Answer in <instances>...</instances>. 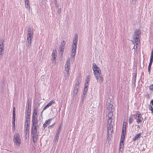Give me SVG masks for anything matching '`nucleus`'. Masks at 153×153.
<instances>
[{
  "mask_svg": "<svg viewBox=\"0 0 153 153\" xmlns=\"http://www.w3.org/2000/svg\"><path fill=\"white\" fill-rule=\"evenodd\" d=\"M126 125L127 123L125 122H124L123 125L122 132L120 145L119 150L121 152L123 150V147H124L123 143L125 140L126 135Z\"/></svg>",
  "mask_w": 153,
  "mask_h": 153,
  "instance_id": "f257e3e1",
  "label": "nucleus"
},
{
  "mask_svg": "<svg viewBox=\"0 0 153 153\" xmlns=\"http://www.w3.org/2000/svg\"><path fill=\"white\" fill-rule=\"evenodd\" d=\"M33 35V30L30 28L29 27L27 30L26 42V46L29 49L30 47Z\"/></svg>",
  "mask_w": 153,
  "mask_h": 153,
  "instance_id": "f03ea898",
  "label": "nucleus"
},
{
  "mask_svg": "<svg viewBox=\"0 0 153 153\" xmlns=\"http://www.w3.org/2000/svg\"><path fill=\"white\" fill-rule=\"evenodd\" d=\"M78 35L77 34L75 35L73 43L72 44L71 50V56L73 58H74L76 54V51L77 44Z\"/></svg>",
  "mask_w": 153,
  "mask_h": 153,
  "instance_id": "7ed1b4c3",
  "label": "nucleus"
},
{
  "mask_svg": "<svg viewBox=\"0 0 153 153\" xmlns=\"http://www.w3.org/2000/svg\"><path fill=\"white\" fill-rule=\"evenodd\" d=\"M65 67V71L64 72V76L65 78H67L69 75V71L70 68V61L69 58L67 59Z\"/></svg>",
  "mask_w": 153,
  "mask_h": 153,
  "instance_id": "20e7f679",
  "label": "nucleus"
},
{
  "mask_svg": "<svg viewBox=\"0 0 153 153\" xmlns=\"http://www.w3.org/2000/svg\"><path fill=\"white\" fill-rule=\"evenodd\" d=\"M13 140L14 144L19 148L21 143L20 136L19 133H16L14 134Z\"/></svg>",
  "mask_w": 153,
  "mask_h": 153,
  "instance_id": "39448f33",
  "label": "nucleus"
},
{
  "mask_svg": "<svg viewBox=\"0 0 153 153\" xmlns=\"http://www.w3.org/2000/svg\"><path fill=\"white\" fill-rule=\"evenodd\" d=\"M92 69L93 71L94 74V76L101 74V72L100 68L94 63H93L92 64Z\"/></svg>",
  "mask_w": 153,
  "mask_h": 153,
  "instance_id": "423d86ee",
  "label": "nucleus"
},
{
  "mask_svg": "<svg viewBox=\"0 0 153 153\" xmlns=\"http://www.w3.org/2000/svg\"><path fill=\"white\" fill-rule=\"evenodd\" d=\"M140 34V31L139 30H136L134 32L133 36L134 41V42H139Z\"/></svg>",
  "mask_w": 153,
  "mask_h": 153,
  "instance_id": "0eeeda50",
  "label": "nucleus"
},
{
  "mask_svg": "<svg viewBox=\"0 0 153 153\" xmlns=\"http://www.w3.org/2000/svg\"><path fill=\"white\" fill-rule=\"evenodd\" d=\"M4 40H2L0 41V59L2 58L4 54Z\"/></svg>",
  "mask_w": 153,
  "mask_h": 153,
  "instance_id": "6e6552de",
  "label": "nucleus"
},
{
  "mask_svg": "<svg viewBox=\"0 0 153 153\" xmlns=\"http://www.w3.org/2000/svg\"><path fill=\"white\" fill-rule=\"evenodd\" d=\"M114 123L111 122V123H108L107 128V133L108 135H111L113 133V126Z\"/></svg>",
  "mask_w": 153,
  "mask_h": 153,
  "instance_id": "1a4fd4ad",
  "label": "nucleus"
},
{
  "mask_svg": "<svg viewBox=\"0 0 153 153\" xmlns=\"http://www.w3.org/2000/svg\"><path fill=\"white\" fill-rule=\"evenodd\" d=\"M51 56V60L52 63L53 65H55L56 63V50H54L53 51Z\"/></svg>",
  "mask_w": 153,
  "mask_h": 153,
  "instance_id": "9d476101",
  "label": "nucleus"
},
{
  "mask_svg": "<svg viewBox=\"0 0 153 153\" xmlns=\"http://www.w3.org/2000/svg\"><path fill=\"white\" fill-rule=\"evenodd\" d=\"M97 82L100 83H101L103 81V78L102 74L94 76Z\"/></svg>",
  "mask_w": 153,
  "mask_h": 153,
  "instance_id": "9b49d317",
  "label": "nucleus"
},
{
  "mask_svg": "<svg viewBox=\"0 0 153 153\" xmlns=\"http://www.w3.org/2000/svg\"><path fill=\"white\" fill-rule=\"evenodd\" d=\"M111 100L109 98H108L107 100L106 105L107 106V109L109 111H111L112 107V105L111 103Z\"/></svg>",
  "mask_w": 153,
  "mask_h": 153,
  "instance_id": "f8f14e48",
  "label": "nucleus"
},
{
  "mask_svg": "<svg viewBox=\"0 0 153 153\" xmlns=\"http://www.w3.org/2000/svg\"><path fill=\"white\" fill-rule=\"evenodd\" d=\"M15 107L13 108V123H12V125L13 128L15 129Z\"/></svg>",
  "mask_w": 153,
  "mask_h": 153,
  "instance_id": "ddd939ff",
  "label": "nucleus"
},
{
  "mask_svg": "<svg viewBox=\"0 0 153 153\" xmlns=\"http://www.w3.org/2000/svg\"><path fill=\"white\" fill-rule=\"evenodd\" d=\"M113 115L112 112L111 111L108 113V123H111L112 122L111 117Z\"/></svg>",
  "mask_w": 153,
  "mask_h": 153,
  "instance_id": "4468645a",
  "label": "nucleus"
},
{
  "mask_svg": "<svg viewBox=\"0 0 153 153\" xmlns=\"http://www.w3.org/2000/svg\"><path fill=\"white\" fill-rule=\"evenodd\" d=\"M37 133L36 126H33L31 128V134H35Z\"/></svg>",
  "mask_w": 153,
  "mask_h": 153,
  "instance_id": "2eb2a0df",
  "label": "nucleus"
},
{
  "mask_svg": "<svg viewBox=\"0 0 153 153\" xmlns=\"http://www.w3.org/2000/svg\"><path fill=\"white\" fill-rule=\"evenodd\" d=\"M52 120V119H50L48 120H46L43 125V127L44 128H45L48 125L50 124Z\"/></svg>",
  "mask_w": 153,
  "mask_h": 153,
  "instance_id": "dca6fc26",
  "label": "nucleus"
},
{
  "mask_svg": "<svg viewBox=\"0 0 153 153\" xmlns=\"http://www.w3.org/2000/svg\"><path fill=\"white\" fill-rule=\"evenodd\" d=\"M25 8L28 10H30V6L29 0H24Z\"/></svg>",
  "mask_w": 153,
  "mask_h": 153,
  "instance_id": "f3484780",
  "label": "nucleus"
},
{
  "mask_svg": "<svg viewBox=\"0 0 153 153\" xmlns=\"http://www.w3.org/2000/svg\"><path fill=\"white\" fill-rule=\"evenodd\" d=\"M137 115H138V117L137 118V119H136L137 120V122L138 123H139L142 122V119L143 118L141 117V114H137Z\"/></svg>",
  "mask_w": 153,
  "mask_h": 153,
  "instance_id": "a211bd4d",
  "label": "nucleus"
},
{
  "mask_svg": "<svg viewBox=\"0 0 153 153\" xmlns=\"http://www.w3.org/2000/svg\"><path fill=\"white\" fill-rule=\"evenodd\" d=\"M55 103L54 101H51L49 103H48L44 108L43 110H44L50 106L52 105Z\"/></svg>",
  "mask_w": 153,
  "mask_h": 153,
  "instance_id": "6ab92c4d",
  "label": "nucleus"
},
{
  "mask_svg": "<svg viewBox=\"0 0 153 153\" xmlns=\"http://www.w3.org/2000/svg\"><path fill=\"white\" fill-rule=\"evenodd\" d=\"M32 137L33 141L34 143H36L37 142L38 139V135L37 134H32Z\"/></svg>",
  "mask_w": 153,
  "mask_h": 153,
  "instance_id": "aec40b11",
  "label": "nucleus"
},
{
  "mask_svg": "<svg viewBox=\"0 0 153 153\" xmlns=\"http://www.w3.org/2000/svg\"><path fill=\"white\" fill-rule=\"evenodd\" d=\"M32 124L33 126H36L38 123L37 117H32Z\"/></svg>",
  "mask_w": 153,
  "mask_h": 153,
  "instance_id": "412c9836",
  "label": "nucleus"
},
{
  "mask_svg": "<svg viewBox=\"0 0 153 153\" xmlns=\"http://www.w3.org/2000/svg\"><path fill=\"white\" fill-rule=\"evenodd\" d=\"M141 134V133L136 134L133 139V141H135L137 140L140 137Z\"/></svg>",
  "mask_w": 153,
  "mask_h": 153,
  "instance_id": "4be33fe9",
  "label": "nucleus"
},
{
  "mask_svg": "<svg viewBox=\"0 0 153 153\" xmlns=\"http://www.w3.org/2000/svg\"><path fill=\"white\" fill-rule=\"evenodd\" d=\"M59 134L57 133L56 134L55 137L54 138V141L55 143H57L58 141V140L59 138Z\"/></svg>",
  "mask_w": 153,
  "mask_h": 153,
  "instance_id": "5701e85b",
  "label": "nucleus"
},
{
  "mask_svg": "<svg viewBox=\"0 0 153 153\" xmlns=\"http://www.w3.org/2000/svg\"><path fill=\"white\" fill-rule=\"evenodd\" d=\"M37 113V110L36 109H34L33 114L32 117H38Z\"/></svg>",
  "mask_w": 153,
  "mask_h": 153,
  "instance_id": "b1692460",
  "label": "nucleus"
},
{
  "mask_svg": "<svg viewBox=\"0 0 153 153\" xmlns=\"http://www.w3.org/2000/svg\"><path fill=\"white\" fill-rule=\"evenodd\" d=\"M137 74L136 73H134L133 74V76L132 77V83L133 84H135L136 82V77Z\"/></svg>",
  "mask_w": 153,
  "mask_h": 153,
  "instance_id": "393cba45",
  "label": "nucleus"
},
{
  "mask_svg": "<svg viewBox=\"0 0 153 153\" xmlns=\"http://www.w3.org/2000/svg\"><path fill=\"white\" fill-rule=\"evenodd\" d=\"M90 76L89 75H88L87 76L86 79L85 80V85H89V82L90 81Z\"/></svg>",
  "mask_w": 153,
  "mask_h": 153,
  "instance_id": "a878e982",
  "label": "nucleus"
},
{
  "mask_svg": "<svg viewBox=\"0 0 153 153\" xmlns=\"http://www.w3.org/2000/svg\"><path fill=\"white\" fill-rule=\"evenodd\" d=\"M78 89L79 88H77V87H74L73 91L74 96H76L77 94L78 91Z\"/></svg>",
  "mask_w": 153,
  "mask_h": 153,
  "instance_id": "bb28decb",
  "label": "nucleus"
},
{
  "mask_svg": "<svg viewBox=\"0 0 153 153\" xmlns=\"http://www.w3.org/2000/svg\"><path fill=\"white\" fill-rule=\"evenodd\" d=\"M27 106L26 108H31V100H28L27 101Z\"/></svg>",
  "mask_w": 153,
  "mask_h": 153,
  "instance_id": "cd10ccee",
  "label": "nucleus"
},
{
  "mask_svg": "<svg viewBox=\"0 0 153 153\" xmlns=\"http://www.w3.org/2000/svg\"><path fill=\"white\" fill-rule=\"evenodd\" d=\"M25 137L26 139L29 138V131H25Z\"/></svg>",
  "mask_w": 153,
  "mask_h": 153,
  "instance_id": "c85d7f7f",
  "label": "nucleus"
},
{
  "mask_svg": "<svg viewBox=\"0 0 153 153\" xmlns=\"http://www.w3.org/2000/svg\"><path fill=\"white\" fill-rule=\"evenodd\" d=\"M30 108H26V114L30 115Z\"/></svg>",
  "mask_w": 153,
  "mask_h": 153,
  "instance_id": "c756f323",
  "label": "nucleus"
},
{
  "mask_svg": "<svg viewBox=\"0 0 153 153\" xmlns=\"http://www.w3.org/2000/svg\"><path fill=\"white\" fill-rule=\"evenodd\" d=\"M30 115L26 114V122H28L30 121Z\"/></svg>",
  "mask_w": 153,
  "mask_h": 153,
  "instance_id": "7c9ffc66",
  "label": "nucleus"
},
{
  "mask_svg": "<svg viewBox=\"0 0 153 153\" xmlns=\"http://www.w3.org/2000/svg\"><path fill=\"white\" fill-rule=\"evenodd\" d=\"M65 43L64 41H63L62 42L60 45V48H64L65 46Z\"/></svg>",
  "mask_w": 153,
  "mask_h": 153,
  "instance_id": "2f4dec72",
  "label": "nucleus"
},
{
  "mask_svg": "<svg viewBox=\"0 0 153 153\" xmlns=\"http://www.w3.org/2000/svg\"><path fill=\"white\" fill-rule=\"evenodd\" d=\"M80 82L79 80H77V82L76 83L75 86L74 87H77V88H79Z\"/></svg>",
  "mask_w": 153,
  "mask_h": 153,
  "instance_id": "473e14b6",
  "label": "nucleus"
},
{
  "mask_svg": "<svg viewBox=\"0 0 153 153\" xmlns=\"http://www.w3.org/2000/svg\"><path fill=\"white\" fill-rule=\"evenodd\" d=\"M132 116L131 115L129 117V123L130 124H131L133 122V119L132 118Z\"/></svg>",
  "mask_w": 153,
  "mask_h": 153,
  "instance_id": "72a5a7b5",
  "label": "nucleus"
},
{
  "mask_svg": "<svg viewBox=\"0 0 153 153\" xmlns=\"http://www.w3.org/2000/svg\"><path fill=\"white\" fill-rule=\"evenodd\" d=\"M64 48H59L60 52L59 53L61 54V56H62L63 54Z\"/></svg>",
  "mask_w": 153,
  "mask_h": 153,
  "instance_id": "f704fd0d",
  "label": "nucleus"
},
{
  "mask_svg": "<svg viewBox=\"0 0 153 153\" xmlns=\"http://www.w3.org/2000/svg\"><path fill=\"white\" fill-rule=\"evenodd\" d=\"M134 46L133 48V49H134L135 50H136L137 48V45H138V43L137 42H134Z\"/></svg>",
  "mask_w": 153,
  "mask_h": 153,
  "instance_id": "c9c22d12",
  "label": "nucleus"
},
{
  "mask_svg": "<svg viewBox=\"0 0 153 153\" xmlns=\"http://www.w3.org/2000/svg\"><path fill=\"white\" fill-rule=\"evenodd\" d=\"M152 64H149L148 68V71L149 72V74L150 73V69Z\"/></svg>",
  "mask_w": 153,
  "mask_h": 153,
  "instance_id": "e433bc0d",
  "label": "nucleus"
},
{
  "mask_svg": "<svg viewBox=\"0 0 153 153\" xmlns=\"http://www.w3.org/2000/svg\"><path fill=\"white\" fill-rule=\"evenodd\" d=\"M62 127V126L61 125H60V126H59V129L58 130L57 132V133L60 134V132L61 131V128Z\"/></svg>",
  "mask_w": 153,
  "mask_h": 153,
  "instance_id": "4c0bfd02",
  "label": "nucleus"
},
{
  "mask_svg": "<svg viewBox=\"0 0 153 153\" xmlns=\"http://www.w3.org/2000/svg\"><path fill=\"white\" fill-rule=\"evenodd\" d=\"M30 124V121H28V122H27L25 121V127L29 126Z\"/></svg>",
  "mask_w": 153,
  "mask_h": 153,
  "instance_id": "58836bf2",
  "label": "nucleus"
},
{
  "mask_svg": "<svg viewBox=\"0 0 153 153\" xmlns=\"http://www.w3.org/2000/svg\"><path fill=\"white\" fill-rule=\"evenodd\" d=\"M85 88H84V90L83 91L87 92L88 90V85H85Z\"/></svg>",
  "mask_w": 153,
  "mask_h": 153,
  "instance_id": "ea45409f",
  "label": "nucleus"
},
{
  "mask_svg": "<svg viewBox=\"0 0 153 153\" xmlns=\"http://www.w3.org/2000/svg\"><path fill=\"white\" fill-rule=\"evenodd\" d=\"M149 109L151 111L153 115V108L151 106H149Z\"/></svg>",
  "mask_w": 153,
  "mask_h": 153,
  "instance_id": "a19ab883",
  "label": "nucleus"
},
{
  "mask_svg": "<svg viewBox=\"0 0 153 153\" xmlns=\"http://www.w3.org/2000/svg\"><path fill=\"white\" fill-rule=\"evenodd\" d=\"M86 96L84 95H82V102L85 99Z\"/></svg>",
  "mask_w": 153,
  "mask_h": 153,
  "instance_id": "79ce46f5",
  "label": "nucleus"
},
{
  "mask_svg": "<svg viewBox=\"0 0 153 153\" xmlns=\"http://www.w3.org/2000/svg\"><path fill=\"white\" fill-rule=\"evenodd\" d=\"M149 89L150 90L153 91V84L149 86Z\"/></svg>",
  "mask_w": 153,
  "mask_h": 153,
  "instance_id": "37998d69",
  "label": "nucleus"
},
{
  "mask_svg": "<svg viewBox=\"0 0 153 153\" xmlns=\"http://www.w3.org/2000/svg\"><path fill=\"white\" fill-rule=\"evenodd\" d=\"M153 57H150V62H149V63H150V64H152V62H153Z\"/></svg>",
  "mask_w": 153,
  "mask_h": 153,
  "instance_id": "c03bdc74",
  "label": "nucleus"
},
{
  "mask_svg": "<svg viewBox=\"0 0 153 153\" xmlns=\"http://www.w3.org/2000/svg\"><path fill=\"white\" fill-rule=\"evenodd\" d=\"M57 13L59 14L61 12V8H58L57 10Z\"/></svg>",
  "mask_w": 153,
  "mask_h": 153,
  "instance_id": "a18cd8bd",
  "label": "nucleus"
},
{
  "mask_svg": "<svg viewBox=\"0 0 153 153\" xmlns=\"http://www.w3.org/2000/svg\"><path fill=\"white\" fill-rule=\"evenodd\" d=\"M30 126L25 127V131H29Z\"/></svg>",
  "mask_w": 153,
  "mask_h": 153,
  "instance_id": "49530a36",
  "label": "nucleus"
},
{
  "mask_svg": "<svg viewBox=\"0 0 153 153\" xmlns=\"http://www.w3.org/2000/svg\"><path fill=\"white\" fill-rule=\"evenodd\" d=\"M140 113H137V114L134 115V116L135 117V119H137V118L138 117V116H137V114H139Z\"/></svg>",
  "mask_w": 153,
  "mask_h": 153,
  "instance_id": "de8ad7c7",
  "label": "nucleus"
},
{
  "mask_svg": "<svg viewBox=\"0 0 153 153\" xmlns=\"http://www.w3.org/2000/svg\"><path fill=\"white\" fill-rule=\"evenodd\" d=\"M137 0H132V3L133 4H135L136 3Z\"/></svg>",
  "mask_w": 153,
  "mask_h": 153,
  "instance_id": "09e8293b",
  "label": "nucleus"
},
{
  "mask_svg": "<svg viewBox=\"0 0 153 153\" xmlns=\"http://www.w3.org/2000/svg\"><path fill=\"white\" fill-rule=\"evenodd\" d=\"M150 57H153V49L152 50Z\"/></svg>",
  "mask_w": 153,
  "mask_h": 153,
  "instance_id": "8fccbe9b",
  "label": "nucleus"
},
{
  "mask_svg": "<svg viewBox=\"0 0 153 153\" xmlns=\"http://www.w3.org/2000/svg\"><path fill=\"white\" fill-rule=\"evenodd\" d=\"M55 6L57 7V8H58L59 7V5L58 4H57V3H55Z\"/></svg>",
  "mask_w": 153,
  "mask_h": 153,
  "instance_id": "3c124183",
  "label": "nucleus"
},
{
  "mask_svg": "<svg viewBox=\"0 0 153 153\" xmlns=\"http://www.w3.org/2000/svg\"><path fill=\"white\" fill-rule=\"evenodd\" d=\"M86 93H87V92L83 91L82 95L86 96Z\"/></svg>",
  "mask_w": 153,
  "mask_h": 153,
  "instance_id": "603ef678",
  "label": "nucleus"
},
{
  "mask_svg": "<svg viewBox=\"0 0 153 153\" xmlns=\"http://www.w3.org/2000/svg\"><path fill=\"white\" fill-rule=\"evenodd\" d=\"M151 102L152 104V105H153V99L151 100Z\"/></svg>",
  "mask_w": 153,
  "mask_h": 153,
  "instance_id": "864d4df0",
  "label": "nucleus"
},
{
  "mask_svg": "<svg viewBox=\"0 0 153 153\" xmlns=\"http://www.w3.org/2000/svg\"><path fill=\"white\" fill-rule=\"evenodd\" d=\"M55 123H53L52 125H51L50 127H53L55 124Z\"/></svg>",
  "mask_w": 153,
  "mask_h": 153,
  "instance_id": "5fc2aeb1",
  "label": "nucleus"
},
{
  "mask_svg": "<svg viewBox=\"0 0 153 153\" xmlns=\"http://www.w3.org/2000/svg\"><path fill=\"white\" fill-rule=\"evenodd\" d=\"M55 1V3H57V0H54Z\"/></svg>",
  "mask_w": 153,
  "mask_h": 153,
  "instance_id": "6e6d98bb",
  "label": "nucleus"
},
{
  "mask_svg": "<svg viewBox=\"0 0 153 153\" xmlns=\"http://www.w3.org/2000/svg\"><path fill=\"white\" fill-rule=\"evenodd\" d=\"M43 111H44V110H43V111L42 112H41V116H42V113Z\"/></svg>",
  "mask_w": 153,
  "mask_h": 153,
  "instance_id": "4d7b16f0",
  "label": "nucleus"
}]
</instances>
